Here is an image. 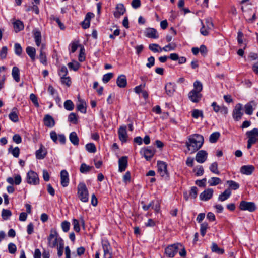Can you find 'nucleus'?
<instances>
[{"instance_id":"1","label":"nucleus","mask_w":258,"mask_h":258,"mask_svg":"<svg viewBox=\"0 0 258 258\" xmlns=\"http://www.w3.org/2000/svg\"><path fill=\"white\" fill-rule=\"evenodd\" d=\"M204 143V138L202 135L194 134L189 136L188 141L186 145L188 151L194 153L202 146Z\"/></svg>"},{"instance_id":"2","label":"nucleus","mask_w":258,"mask_h":258,"mask_svg":"<svg viewBox=\"0 0 258 258\" xmlns=\"http://www.w3.org/2000/svg\"><path fill=\"white\" fill-rule=\"evenodd\" d=\"M47 240L48 245L51 248L57 247L60 244L64 243L63 240L59 237V235L55 229L50 230V233L47 237Z\"/></svg>"},{"instance_id":"3","label":"nucleus","mask_w":258,"mask_h":258,"mask_svg":"<svg viewBox=\"0 0 258 258\" xmlns=\"http://www.w3.org/2000/svg\"><path fill=\"white\" fill-rule=\"evenodd\" d=\"M78 198L83 202H87L89 199V193L84 183H80L77 187Z\"/></svg>"},{"instance_id":"4","label":"nucleus","mask_w":258,"mask_h":258,"mask_svg":"<svg viewBox=\"0 0 258 258\" xmlns=\"http://www.w3.org/2000/svg\"><path fill=\"white\" fill-rule=\"evenodd\" d=\"M182 247V245L179 243L168 245L165 249V254L167 256L172 258L177 253L179 248Z\"/></svg>"},{"instance_id":"5","label":"nucleus","mask_w":258,"mask_h":258,"mask_svg":"<svg viewBox=\"0 0 258 258\" xmlns=\"http://www.w3.org/2000/svg\"><path fill=\"white\" fill-rule=\"evenodd\" d=\"M158 172L160 175L165 178L168 179L169 174L167 170V164L163 161H158L157 162Z\"/></svg>"},{"instance_id":"6","label":"nucleus","mask_w":258,"mask_h":258,"mask_svg":"<svg viewBox=\"0 0 258 258\" xmlns=\"http://www.w3.org/2000/svg\"><path fill=\"white\" fill-rule=\"evenodd\" d=\"M239 209L242 211H248L252 212L256 210V205L254 203L242 201L239 204Z\"/></svg>"},{"instance_id":"7","label":"nucleus","mask_w":258,"mask_h":258,"mask_svg":"<svg viewBox=\"0 0 258 258\" xmlns=\"http://www.w3.org/2000/svg\"><path fill=\"white\" fill-rule=\"evenodd\" d=\"M27 182L28 184L37 185L39 183L38 174L33 171H30L27 175Z\"/></svg>"},{"instance_id":"8","label":"nucleus","mask_w":258,"mask_h":258,"mask_svg":"<svg viewBox=\"0 0 258 258\" xmlns=\"http://www.w3.org/2000/svg\"><path fill=\"white\" fill-rule=\"evenodd\" d=\"M242 110V105L241 104L238 103L235 105L232 112V116L235 120L238 121L241 118L243 114Z\"/></svg>"},{"instance_id":"9","label":"nucleus","mask_w":258,"mask_h":258,"mask_svg":"<svg viewBox=\"0 0 258 258\" xmlns=\"http://www.w3.org/2000/svg\"><path fill=\"white\" fill-rule=\"evenodd\" d=\"M102 246L104 251V257L112 258V248L109 242L107 240L102 241Z\"/></svg>"},{"instance_id":"10","label":"nucleus","mask_w":258,"mask_h":258,"mask_svg":"<svg viewBox=\"0 0 258 258\" xmlns=\"http://www.w3.org/2000/svg\"><path fill=\"white\" fill-rule=\"evenodd\" d=\"M155 150L151 148H143L140 153L146 158L147 161L150 160L155 154Z\"/></svg>"},{"instance_id":"11","label":"nucleus","mask_w":258,"mask_h":258,"mask_svg":"<svg viewBox=\"0 0 258 258\" xmlns=\"http://www.w3.org/2000/svg\"><path fill=\"white\" fill-rule=\"evenodd\" d=\"M118 133L119 139L120 141L122 143L126 142L128 138L126 132V126L125 125L120 126Z\"/></svg>"},{"instance_id":"12","label":"nucleus","mask_w":258,"mask_h":258,"mask_svg":"<svg viewBox=\"0 0 258 258\" xmlns=\"http://www.w3.org/2000/svg\"><path fill=\"white\" fill-rule=\"evenodd\" d=\"M246 135L248 138V140L255 143L257 141L258 138V128H254L251 131H247Z\"/></svg>"},{"instance_id":"13","label":"nucleus","mask_w":258,"mask_h":258,"mask_svg":"<svg viewBox=\"0 0 258 258\" xmlns=\"http://www.w3.org/2000/svg\"><path fill=\"white\" fill-rule=\"evenodd\" d=\"M188 98L192 102L197 103L201 100L202 94L200 92L192 90L188 93Z\"/></svg>"},{"instance_id":"14","label":"nucleus","mask_w":258,"mask_h":258,"mask_svg":"<svg viewBox=\"0 0 258 258\" xmlns=\"http://www.w3.org/2000/svg\"><path fill=\"white\" fill-rule=\"evenodd\" d=\"M208 154L205 150H200L198 152L196 156V160L199 163H204L207 158Z\"/></svg>"},{"instance_id":"15","label":"nucleus","mask_w":258,"mask_h":258,"mask_svg":"<svg viewBox=\"0 0 258 258\" xmlns=\"http://www.w3.org/2000/svg\"><path fill=\"white\" fill-rule=\"evenodd\" d=\"M213 192V190L212 188H208L200 195V199L202 201H208L212 197Z\"/></svg>"},{"instance_id":"16","label":"nucleus","mask_w":258,"mask_h":258,"mask_svg":"<svg viewBox=\"0 0 258 258\" xmlns=\"http://www.w3.org/2000/svg\"><path fill=\"white\" fill-rule=\"evenodd\" d=\"M61 184L63 187H66L69 183V174L68 172L63 170L60 172Z\"/></svg>"},{"instance_id":"17","label":"nucleus","mask_w":258,"mask_h":258,"mask_svg":"<svg viewBox=\"0 0 258 258\" xmlns=\"http://www.w3.org/2000/svg\"><path fill=\"white\" fill-rule=\"evenodd\" d=\"M47 153L46 149L42 145H40V148L36 151V157L39 160L43 159L45 157Z\"/></svg>"},{"instance_id":"18","label":"nucleus","mask_w":258,"mask_h":258,"mask_svg":"<svg viewBox=\"0 0 258 258\" xmlns=\"http://www.w3.org/2000/svg\"><path fill=\"white\" fill-rule=\"evenodd\" d=\"M256 103L254 101H251L244 105L245 113L247 115H251L253 111V107L256 106Z\"/></svg>"},{"instance_id":"19","label":"nucleus","mask_w":258,"mask_h":258,"mask_svg":"<svg viewBox=\"0 0 258 258\" xmlns=\"http://www.w3.org/2000/svg\"><path fill=\"white\" fill-rule=\"evenodd\" d=\"M78 103L76 105V108L78 111L81 112L83 113H86V103L84 100L81 99L79 96Z\"/></svg>"},{"instance_id":"20","label":"nucleus","mask_w":258,"mask_h":258,"mask_svg":"<svg viewBox=\"0 0 258 258\" xmlns=\"http://www.w3.org/2000/svg\"><path fill=\"white\" fill-rule=\"evenodd\" d=\"M125 12V8L122 4H118L116 6V10L114 12L115 18H118L123 15Z\"/></svg>"},{"instance_id":"21","label":"nucleus","mask_w":258,"mask_h":258,"mask_svg":"<svg viewBox=\"0 0 258 258\" xmlns=\"http://www.w3.org/2000/svg\"><path fill=\"white\" fill-rule=\"evenodd\" d=\"M118 164L119 171L122 172L125 171L127 166V157L126 156L121 157L118 160Z\"/></svg>"},{"instance_id":"22","label":"nucleus","mask_w":258,"mask_h":258,"mask_svg":"<svg viewBox=\"0 0 258 258\" xmlns=\"http://www.w3.org/2000/svg\"><path fill=\"white\" fill-rule=\"evenodd\" d=\"M43 121L45 126L48 127H53L55 125V121L53 117L49 115L46 114L45 115Z\"/></svg>"},{"instance_id":"23","label":"nucleus","mask_w":258,"mask_h":258,"mask_svg":"<svg viewBox=\"0 0 258 258\" xmlns=\"http://www.w3.org/2000/svg\"><path fill=\"white\" fill-rule=\"evenodd\" d=\"M254 170V167L252 165H244L240 168L241 173L245 175H251Z\"/></svg>"},{"instance_id":"24","label":"nucleus","mask_w":258,"mask_h":258,"mask_svg":"<svg viewBox=\"0 0 258 258\" xmlns=\"http://www.w3.org/2000/svg\"><path fill=\"white\" fill-rule=\"evenodd\" d=\"M145 35L148 38H158L159 35L156 29L152 28H148L146 30Z\"/></svg>"},{"instance_id":"25","label":"nucleus","mask_w":258,"mask_h":258,"mask_svg":"<svg viewBox=\"0 0 258 258\" xmlns=\"http://www.w3.org/2000/svg\"><path fill=\"white\" fill-rule=\"evenodd\" d=\"M45 48V46L44 44H42L41 46V48L40 49V55L39 56V59L40 61L44 65L47 64V58L45 54V53L44 51V50Z\"/></svg>"},{"instance_id":"26","label":"nucleus","mask_w":258,"mask_h":258,"mask_svg":"<svg viewBox=\"0 0 258 258\" xmlns=\"http://www.w3.org/2000/svg\"><path fill=\"white\" fill-rule=\"evenodd\" d=\"M116 84L120 88L125 87L127 84L126 76L124 75L119 76L116 80Z\"/></svg>"},{"instance_id":"27","label":"nucleus","mask_w":258,"mask_h":258,"mask_svg":"<svg viewBox=\"0 0 258 258\" xmlns=\"http://www.w3.org/2000/svg\"><path fill=\"white\" fill-rule=\"evenodd\" d=\"M13 25L15 32L16 33L22 30L24 28L23 23L19 20L14 21Z\"/></svg>"},{"instance_id":"28","label":"nucleus","mask_w":258,"mask_h":258,"mask_svg":"<svg viewBox=\"0 0 258 258\" xmlns=\"http://www.w3.org/2000/svg\"><path fill=\"white\" fill-rule=\"evenodd\" d=\"M166 94L169 96H172L175 91V85L172 83H168L165 87Z\"/></svg>"},{"instance_id":"29","label":"nucleus","mask_w":258,"mask_h":258,"mask_svg":"<svg viewBox=\"0 0 258 258\" xmlns=\"http://www.w3.org/2000/svg\"><path fill=\"white\" fill-rule=\"evenodd\" d=\"M21 181L22 179L21 176L19 174L15 175L14 180L12 177H8L7 179V181L12 185L14 183L16 185H19L21 183Z\"/></svg>"},{"instance_id":"30","label":"nucleus","mask_w":258,"mask_h":258,"mask_svg":"<svg viewBox=\"0 0 258 258\" xmlns=\"http://www.w3.org/2000/svg\"><path fill=\"white\" fill-rule=\"evenodd\" d=\"M231 195V191L229 188L226 189L223 193L219 195L218 201L223 202L228 199Z\"/></svg>"},{"instance_id":"31","label":"nucleus","mask_w":258,"mask_h":258,"mask_svg":"<svg viewBox=\"0 0 258 258\" xmlns=\"http://www.w3.org/2000/svg\"><path fill=\"white\" fill-rule=\"evenodd\" d=\"M26 52L29 56L31 58L32 61L35 59L36 50L31 46H28L26 49Z\"/></svg>"},{"instance_id":"32","label":"nucleus","mask_w":258,"mask_h":258,"mask_svg":"<svg viewBox=\"0 0 258 258\" xmlns=\"http://www.w3.org/2000/svg\"><path fill=\"white\" fill-rule=\"evenodd\" d=\"M34 38L37 46H39L41 42V34L38 30H35L33 32Z\"/></svg>"},{"instance_id":"33","label":"nucleus","mask_w":258,"mask_h":258,"mask_svg":"<svg viewBox=\"0 0 258 258\" xmlns=\"http://www.w3.org/2000/svg\"><path fill=\"white\" fill-rule=\"evenodd\" d=\"M69 139L71 142L75 146H77L79 144V138L77 135V134L75 132H73L70 133L69 135Z\"/></svg>"},{"instance_id":"34","label":"nucleus","mask_w":258,"mask_h":258,"mask_svg":"<svg viewBox=\"0 0 258 258\" xmlns=\"http://www.w3.org/2000/svg\"><path fill=\"white\" fill-rule=\"evenodd\" d=\"M211 250L213 252H215L218 254H222L225 251L224 249L219 248L218 246V245L215 242H213L212 243Z\"/></svg>"},{"instance_id":"35","label":"nucleus","mask_w":258,"mask_h":258,"mask_svg":"<svg viewBox=\"0 0 258 258\" xmlns=\"http://www.w3.org/2000/svg\"><path fill=\"white\" fill-rule=\"evenodd\" d=\"M12 75L14 79L17 82L20 81V71L18 68L14 67L12 69Z\"/></svg>"},{"instance_id":"36","label":"nucleus","mask_w":258,"mask_h":258,"mask_svg":"<svg viewBox=\"0 0 258 258\" xmlns=\"http://www.w3.org/2000/svg\"><path fill=\"white\" fill-rule=\"evenodd\" d=\"M221 182V180L218 177H212L208 180L210 186H216Z\"/></svg>"},{"instance_id":"37","label":"nucleus","mask_w":258,"mask_h":258,"mask_svg":"<svg viewBox=\"0 0 258 258\" xmlns=\"http://www.w3.org/2000/svg\"><path fill=\"white\" fill-rule=\"evenodd\" d=\"M203 89V85L201 82L199 81H196L194 83V89L192 90H195L196 92H201Z\"/></svg>"},{"instance_id":"38","label":"nucleus","mask_w":258,"mask_h":258,"mask_svg":"<svg viewBox=\"0 0 258 258\" xmlns=\"http://www.w3.org/2000/svg\"><path fill=\"white\" fill-rule=\"evenodd\" d=\"M220 134L218 132L213 133L209 137V141L211 143H214L217 142L220 137Z\"/></svg>"},{"instance_id":"39","label":"nucleus","mask_w":258,"mask_h":258,"mask_svg":"<svg viewBox=\"0 0 258 258\" xmlns=\"http://www.w3.org/2000/svg\"><path fill=\"white\" fill-rule=\"evenodd\" d=\"M92 168L91 166H89L86 165L85 163H82L80 167V171L82 173H86L88 172Z\"/></svg>"},{"instance_id":"40","label":"nucleus","mask_w":258,"mask_h":258,"mask_svg":"<svg viewBox=\"0 0 258 258\" xmlns=\"http://www.w3.org/2000/svg\"><path fill=\"white\" fill-rule=\"evenodd\" d=\"M60 81L62 84L69 87L71 85V79L69 76H64L60 78Z\"/></svg>"},{"instance_id":"41","label":"nucleus","mask_w":258,"mask_h":258,"mask_svg":"<svg viewBox=\"0 0 258 258\" xmlns=\"http://www.w3.org/2000/svg\"><path fill=\"white\" fill-rule=\"evenodd\" d=\"M65 109L69 111H72L74 108V105L71 100H67L64 103Z\"/></svg>"},{"instance_id":"42","label":"nucleus","mask_w":258,"mask_h":258,"mask_svg":"<svg viewBox=\"0 0 258 258\" xmlns=\"http://www.w3.org/2000/svg\"><path fill=\"white\" fill-rule=\"evenodd\" d=\"M227 183L229 185V187L233 190H236L239 188V184L233 180L227 181Z\"/></svg>"},{"instance_id":"43","label":"nucleus","mask_w":258,"mask_h":258,"mask_svg":"<svg viewBox=\"0 0 258 258\" xmlns=\"http://www.w3.org/2000/svg\"><path fill=\"white\" fill-rule=\"evenodd\" d=\"M12 212L10 210L8 209H3L2 211V217L3 219L5 220H6L9 219V218L11 216Z\"/></svg>"},{"instance_id":"44","label":"nucleus","mask_w":258,"mask_h":258,"mask_svg":"<svg viewBox=\"0 0 258 258\" xmlns=\"http://www.w3.org/2000/svg\"><path fill=\"white\" fill-rule=\"evenodd\" d=\"M191 115L196 119L199 117H201L202 118L204 117L203 111L198 109H194L192 111Z\"/></svg>"},{"instance_id":"45","label":"nucleus","mask_w":258,"mask_h":258,"mask_svg":"<svg viewBox=\"0 0 258 258\" xmlns=\"http://www.w3.org/2000/svg\"><path fill=\"white\" fill-rule=\"evenodd\" d=\"M9 151L11 152L13 156L15 158H18L20 154V149L18 147L12 148V147L9 148Z\"/></svg>"},{"instance_id":"46","label":"nucleus","mask_w":258,"mask_h":258,"mask_svg":"<svg viewBox=\"0 0 258 258\" xmlns=\"http://www.w3.org/2000/svg\"><path fill=\"white\" fill-rule=\"evenodd\" d=\"M210 170L214 174L219 175L220 174L219 171L218 170V164L215 162L211 164L209 167Z\"/></svg>"},{"instance_id":"47","label":"nucleus","mask_w":258,"mask_h":258,"mask_svg":"<svg viewBox=\"0 0 258 258\" xmlns=\"http://www.w3.org/2000/svg\"><path fill=\"white\" fill-rule=\"evenodd\" d=\"M86 149L90 153H95L96 151V148L93 143H88L85 146Z\"/></svg>"},{"instance_id":"48","label":"nucleus","mask_w":258,"mask_h":258,"mask_svg":"<svg viewBox=\"0 0 258 258\" xmlns=\"http://www.w3.org/2000/svg\"><path fill=\"white\" fill-rule=\"evenodd\" d=\"M208 228V223L206 222H204L201 224L200 226V233L202 236H204L206 231L207 229Z\"/></svg>"},{"instance_id":"49","label":"nucleus","mask_w":258,"mask_h":258,"mask_svg":"<svg viewBox=\"0 0 258 258\" xmlns=\"http://www.w3.org/2000/svg\"><path fill=\"white\" fill-rule=\"evenodd\" d=\"M152 208L154 209L156 212H159L160 209V204L159 202L158 201H152Z\"/></svg>"},{"instance_id":"50","label":"nucleus","mask_w":258,"mask_h":258,"mask_svg":"<svg viewBox=\"0 0 258 258\" xmlns=\"http://www.w3.org/2000/svg\"><path fill=\"white\" fill-rule=\"evenodd\" d=\"M68 73L67 68L63 66H62L59 71H58V75L61 77L67 76Z\"/></svg>"},{"instance_id":"51","label":"nucleus","mask_w":258,"mask_h":258,"mask_svg":"<svg viewBox=\"0 0 258 258\" xmlns=\"http://www.w3.org/2000/svg\"><path fill=\"white\" fill-rule=\"evenodd\" d=\"M61 227L63 232H67L70 229V223L67 221H64L61 223Z\"/></svg>"},{"instance_id":"52","label":"nucleus","mask_w":258,"mask_h":258,"mask_svg":"<svg viewBox=\"0 0 258 258\" xmlns=\"http://www.w3.org/2000/svg\"><path fill=\"white\" fill-rule=\"evenodd\" d=\"M15 53L18 56H20L22 52V48L20 44L17 43L14 45Z\"/></svg>"},{"instance_id":"53","label":"nucleus","mask_w":258,"mask_h":258,"mask_svg":"<svg viewBox=\"0 0 258 258\" xmlns=\"http://www.w3.org/2000/svg\"><path fill=\"white\" fill-rule=\"evenodd\" d=\"M68 66L70 69L76 71L79 68L80 64L78 62L75 61L74 62L68 63Z\"/></svg>"},{"instance_id":"54","label":"nucleus","mask_w":258,"mask_h":258,"mask_svg":"<svg viewBox=\"0 0 258 258\" xmlns=\"http://www.w3.org/2000/svg\"><path fill=\"white\" fill-rule=\"evenodd\" d=\"M194 171L196 172V175L197 176H201L204 173V168L202 166H197L194 169Z\"/></svg>"},{"instance_id":"55","label":"nucleus","mask_w":258,"mask_h":258,"mask_svg":"<svg viewBox=\"0 0 258 258\" xmlns=\"http://www.w3.org/2000/svg\"><path fill=\"white\" fill-rule=\"evenodd\" d=\"M160 48L161 47L157 44H151L149 46V49L154 52H161L160 50H159Z\"/></svg>"},{"instance_id":"56","label":"nucleus","mask_w":258,"mask_h":258,"mask_svg":"<svg viewBox=\"0 0 258 258\" xmlns=\"http://www.w3.org/2000/svg\"><path fill=\"white\" fill-rule=\"evenodd\" d=\"M9 117L14 122H17L19 120L18 116L15 111H12L9 114Z\"/></svg>"},{"instance_id":"57","label":"nucleus","mask_w":258,"mask_h":258,"mask_svg":"<svg viewBox=\"0 0 258 258\" xmlns=\"http://www.w3.org/2000/svg\"><path fill=\"white\" fill-rule=\"evenodd\" d=\"M113 74L112 73H108L103 75L102 81L104 83H107L113 77Z\"/></svg>"},{"instance_id":"58","label":"nucleus","mask_w":258,"mask_h":258,"mask_svg":"<svg viewBox=\"0 0 258 258\" xmlns=\"http://www.w3.org/2000/svg\"><path fill=\"white\" fill-rule=\"evenodd\" d=\"M8 51V48L7 46L2 47L0 51V57L1 59H5L6 58Z\"/></svg>"},{"instance_id":"59","label":"nucleus","mask_w":258,"mask_h":258,"mask_svg":"<svg viewBox=\"0 0 258 258\" xmlns=\"http://www.w3.org/2000/svg\"><path fill=\"white\" fill-rule=\"evenodd\" d=\"M72 224L73 225L74 230L76 232H79L80 230V228L78 220L76 219H74L73 220Z\"/></svg>"},{"instance_id":"60","label":"nucleus","mask_w":258,"mask_h":258,"mask_svg":"<svg viewBox=\"0 0 258 258\" xmlns=\"http://www.w3.org/2000/svg\"><path fill=\"white\" fill-rule=\"evenodd\" d=\"M30 99L33 103V104L36 107H39V105L38 102L37 97L34 94L31 93L30 95Z\"/></svg>"},{"instance_id":"61","label":"nucleus","mask_w":258,"mask_h":258,"mask_svg":"<svg viewBox=\"0 0 258 258\" xmlns=\"http://www.w3.org/2000/svg\"><path fill=\"white\" fill-rule=\"evenodd\" d=\"M201 23L202 25V27L200 29V33L202 35L204 36H207L209 34V30L208 29L207 27H205V25L203 23V22L201 21Z\"/></svg>"},{"instance_id":"62","label":"nucleus","mask_w":258,"mask_h":258,"mask_svg":"<svg viewBox=\"0 0 258 258\" xmlns=\"http://www.w3.org/2000/svg\"><path fill=\"white\" fill-rule=\"evenodd\" d=\"M8 250L9 252L11 254H14L16 252L17 247L15 244L10 243L8 245Z\"/></svg>"},{"instance_id":"63","label":"nucleus","mask_w":258,"mask_h":258,"mask_svg":"<svg viewBox=\"0 0 258 258\" xmlns=\"http://www.w3.org/2000/svg\"><path fill=\"white\" fill-rule=\"evenodd\" d=\"M69 121L76 124L77 122V118L76 114L74 113H71L70 114L68 117Z\"/></svg>"},{"instance_id":"64","label":"nucleus","mask_w":258,"mask_h":258,"mask_svg":"<svg viewBox=\"0 0 258 258\" xmlns=\"http://www.w3.org/2000/svg\"><path fill=\"white\" fill-rule=\"evenodd\" d=\"M197 192H198V188L196 186H193L191 187L190 192H189V196L193 198H196L197 196Z\"/></svg>"}]
</instances>
